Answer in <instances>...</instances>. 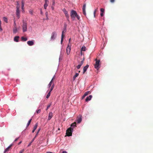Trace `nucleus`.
<instances>
[{"label": "nucleus", "mask_w": 153, "mask_h": 153, "mask_svg": "<svg viewBox=\"0 0 153 153\" xmlns=\"http://www.w3.org/2000/svg\"><path fill=\"white\" fill-rule=\"evenodd\" d=\"M86 96H85L84 94V95L82 97V99H83Z\"/></svg>", "instance_id": "nucleus-47"}, {"label": "nucleus", "mask_w": 153, "mask_h": 153, "mask_svg": "<svg viewBox=\"0 0 153 153\" xmlns=\"http://www.w3.org/2000/svg\"><path fill=\"white\" fill-rule=\"evenodd\" d=\"M96 63L94 65V68L96 69H97L98 70L100 68V67L99 66L100 65L99 62H100V60H97V59H96Z\"/></svg>", "instance_id": "nucleus-4"}, {"label": "nucleus", "mask_w": 153, "mask_h": 153, "mask_svg": "<svg viewBox=\"0 0 153 153\" xmlns=\"http://www.w3.org/2000/svg\"><path fill=\"white\" fill-rule=\"evenodd\" d=\"M71 16L72 20H74L75 19V18L76 17L78 20H79L80 18L79 16L78 15L76 11L74 10H72L71 12Z\"/></svg>", "instance_id": "nucleus-1"}, {"label": "nucleus", "mask_w": 153, "mask_h": 153, "mask_svg": "<svg viewBox=\"0 0 153 153\" xmlns=\"http://www.w3.org/2000/svg\"><path fill=\"white\" fill-rule=\"evenodd\" d=\"M40 129H39L38 131H37V133H36V135L35 137H36L37 135H38V133H39V131H40Z\"/></svg>", "instance_id": "nucleus-41"}, {"label": "nucleus", "mask_w": 153, "mask_h": 153, "mask_svg": "<svg viewBox=\"0 0 153 153\" xmlns=\"http://www.w3.org/2000/svg\"><path fill=\"white\" fill-rule=\"evenodd\" d=\"M58 129V130H60L59 128Z\"/></svg>", "instance_id": "nucleus-52"}, {"label": "nucleus", "mask_w": 153, "mask_h": 153, "mask_svg": "<svg viewBox=\"0 0 153 153\" xmlns=\"http://www.w3.org/2000/svg\"><path fill=\"white\" fill-rule=\"evenodd\" d=\"M73 130V128L71 127L68 128L66 130V134L68 136H72V132Z\"/></svg>", "instance_id": "nucleus-2"}, {"label": "nucleus", "mask_w": 153, "mask_h": 153, "mask_svg": "<svg viewBox=\"0 0 153 153\" xmlns=\"http://www.w3.org/2000/svg\"><path fill=\"white\" fill-rule=\"evenodd\" d=\"M32 143L31 142L28 145V146H30L31 144Z\"/></svg>", "instance_id": "nucleus-48"}, {"label": "nucleus", "mask_w": 153, "mask_h": 153, "mask_svg": "<svg viewBox=\"0 0 153 153\" xmlns=\"http://www.w3.org/2000/svg\"><path fill=\"white\" fill-rule=\"evenodd\" d=\"M29 13H30V14H31V15H33V11L32 10H29Z\"/></svg>", "instance_id": "nucleus-37"}, {"label": "nucleus", "mask_w": 153, "mask_h": 153, "mask_svg": "<svg viewBox=\"0 0 153 153\" xmlns=\"http://www.w3.org/2000/svg\"><path fill=\"white\" fill-rule=\"evenodd\" d=\"M70 40H71V38H70V39H69V42H70Z\"/></svg>", "instance_id": "nucleus-54"}, {"label": "nucleus", "mask_w": 153, "mask_h": 153, "mask_svg": "<svg viewBox=\"0 0 153 153\" xmlns=\"http://www.w3.org/2000/svg\"><path fill=\"white\" fill-rule=\"evenodd\" d=\"M42 11L41 10V14H42Z\"/></svg>", "instance_id": "nucleus-51"}, {"label": "nucleus", "mask_w": 153, "mask_h": 153, "mask_svg": "<svg viewBox=\"0 0 153 153\" xmlns=\"http://www.w3.org/2000/svg\"><path fill=\"white\" fill-rule=\"evenodd\" d=\"M51 92L49 91V92L48 93V94L46 96L47 98H48L49 97H50V94H51Z\"/></svg>", "instance_id": "nucleus-31"}, {"label": "nucleus", "mask_w": 153, "mask_h": 153, "mask_svg": "<svg viewBox=\"0 0 153 153\" xmlns=\"http://www.w3.org/2000/svg\"><path fill=\"white\" fill-rule=\"evenodd\" d=\"M22 28L23 32H26L27 30V23L26 22L24 21H23V24L22 25Z\"/></svg>", "instance_id": "nucleus-3"}, {"label": "nucleus", "mask_w": 153, "mask_h": 153, "mask_svg": "<svg viewBox=\"0 0 153 153\" xmlns=\"http://www.w3.org/2000/svg\"><path fill=\"white\" fill-rule=\"evenodd\" d=\"M110 2L111 3H114L115 0H110Z\"/></svg>", "instance_id": "nucleus-36"}, {"label": "nucleus", "mask_w": 153, "mask_h": 153, "mask_svg": "<svg viewBox=\"0 0 153 153\" xmlns=\"http://www.w3.org/2000/svg\"><path fill=\"white\" fill-rule=\"evenodd\" d=\"M19 6H16V15L18 19L20 18V11L19 10Z\"/></svg>", "instance_id": "nucleus-6"}, {"label": "nucleus", "mask_w": 153, "mask_h": 153, "mask_svg": "<svg viewBox=\"0 0 153 153\" xmlns=\"http://www.w3.org/2000/svg\"><path fill=\"white\" fill-rule=\"evenodd\" d=\"M86 6V4H83V7H82L83 13V14L85 15H86V12H85Z\"/></svg>", "instance_id": "nucleus-10"}, {"label": "nucleus", "mask_w": 153, "mask_h": 153, "mask_svg": "<svg viewBox=\"0 0 153 153\" xmlns=\"http://www.w3.org/2000/svg\"><path fill=\"white\" fill-rule=\"evenodd\" d=\"M86 50V48L85 46H83L81 50V53H82V51H85Z\"/></svg>", "instance_id": "nucleus-24"}, {"label": "nucleus", "mask_w": 153, "mask_h": 153, "mask_svg": "<svg viewBox=\"0 0 153 153\" xmlns=\"http://www.w3.org/2000/svg\"><path fill=\"white\" fill-rule=\"evenodd\" d=\"M40 112H41V110L40 109H39L38 110H37L36 111V112L37 114L39 113Z\"/></svg>", "instance_id": "nucleus-33"}, {"label": "nucleus", "mask_w": 153, "mask_h": 153, "mask_svg": "<svg viewBox=\"0 0 153 153\" xmlns=\"http://www.w3.org/2000/svg\"><path fill=\"white\" fill-rule=\"evenodd\" d=\"M19 36H16L14 37V41L18 42H19Z\"/></svg>", "instance_id": "nucleus-17"}, {"label": "nucleus", "mask_w": 153, "mask_h": 153, "mask_svg": "<svg viewBox=\"0 0 153 153\" xmlns=\"http://www.w3.org/2000/svg\"><path fill=\"white\" fill-rule=\"evenodd\" d=\"M100 11L102 13H103L104 11V9L103 8H101L100 9Z\"/></svg>", "instance_id": "nucleus-35"}, {"label": "nucleus", "mask_w": 153, "mask_h": 153, "mask_svg": "<svg viewBox=\"0 0 153 153\" xmlns=\"http://www.w3.org/2000/svg\"><path fill=\"white\" fill-rule=\"evenodd\" d=\"M100 16H103V13H100Z\"/></svg>", "instance_id": "nucleus-45"}, {"label": "nucleus", "mask_w": 153, "mask_h": 153, "mask_svg": "<svg viewBox=\"0 0 153 153\" xmlns=\"http://www.w3.org/2000/svg\"><path fill=\"white\" fill-rule=\"evenodd\" d=\"M79 73H76L75 75L73 77V80L74 81L75 79L76 78L79 76Z\"/></svg>", "instance_id": "nucleus-23"}, {"label": "nucleus", "mask_w": 153, "mask_h": 153, "mask_svg": "<svg viewBox=\"0 0 153 153\" xmlns=\"http://www.w3.org/2000/svg\"><path fill=\"white\" fill-rule=\"evenodd\" d=\"M56 36V33L55 32H53L51 37V40H54L55 39Z\"/></svg>", "instance_id": "nucleus-8"}, {"label": "nucleus", "mask_w": 153, "mask_h": 153, "mask_svg": "<svg viewBox=\"0 0 153 153\" xmlns=\"http://www.w3.org/2000/svg\"><path fill=\"white\" fill-rule=\"evenodd\" d=\"M63 12H64L65 14V15L67 18V20L68 21H69V15L68 13V12L66 11V10H65V9H63Z\"/></svg>", "instance_id": "nucleus-7"}, {"label": "nucleus", "mask_w": 153, "mask_h": 153, "mask_svg": "<svg viewBox=\"0 0 153 153\" xmlns=\"http://www.w3.org/2000/svg\"><path fill=\"white\" fill-rule=\"evenodd\" d=\"M24 1H22V9L23 11H24Z\"/></svg>", "instance_id": "nucleus-22"}, {"label": "nucleus", "mask_w": 153, "mask_h": 153, "mask_svg": "<svg viewBox=\"0 0 153 153\" xmlns=\"http://www.w3.org/2000/svg\"><path fill=\"white\" fill-rule=\"evenodd\" d=\"M48 3H45L44 5V8L45 9H46L47 7L48 6Z\"/></svg>", "instance_id": "nucleus-27"}, {"label": "nucleus", "mask_w": 153, "mask_h": 153, "mask_svg": "<svg viewBox=\"0 0 153 153\" xmlns=\"http://www.w3.org/2000/svg\"><path fill=\"white\" fill-rule=\"evenodd\" d=\"M82 120V116L81 115H79L78 116L76 121L78 123H80Z\"/></svg>", "instance_id": "nucleus-5"}, {"label": "nucleus", "mask_w": 153, "mask_h": 153, "mask_svg": "<svg viewBox=\"0 0 153 153\" xmlns=\"http://www.w3.org/2000/svg\"><path fill=\"white\" fill-rule=\"evenodd\" d=\"M36 137L35 136V137L31 141V142L32 143L34 141Z\"/></svg>", "instance_id": "nucleus-43"}, {"label": "nucleus", "mask_w": 153, "mask_h": 153, "mask_svg": "<svg viewBox=\"0 0 153 153\" xmlns=\"http://www.w3.org/2000/svg\"><path fill=\"white\" fill-rule=\"evenodd\" d=\"M80 72V71H79V72Z\"/></svg>", "instance_id": "nucleus-55"}, {"label": "nucleus", "mask_w": 153, "mask_h": 153, "mask_svg": "<svg viewBox=\"0 0 153 153\" xmlns=\"http://www.w3.org/2000/svg\"><path fill=\"white\" fill-rule=\"evenodd\" d=\"M12 146V144L10 145L7 148L4 150V153H5L9 151L11 147Z\"/></svg>", "instance_id": "nucleus-16"}, {"label": "nucleus", "mask_w": 153, "mask_h": 153, "mask_svg": "<svg viewBox=\"0 0 153 153\" xmlns=\"http://www.w3.org/2000/svg\"><path fill=\"white\" fill-rule=\"evenodd\" d=\"M54 79V76L53 78L51 80L49 83V84L48 85V86H49V87L50 88L51 85L52 84L53 82V80Z\"/></svg>", "instance_id": "nucleus-20"}, {"label": "nucleus", "mask_w": 153, "mask_h": 153, "mask_svg": "<svg viewBox=\"0 0 153 153\" xmlns=\"http://www.w3.org/2000/svg\"><path fill=\"white\" fill-rule=\"evenodd\" d=\"M92 97V96L91 95H89V96L87 97L85 99V101L88 102L90 100Z\"/></svg>", "instance_id": "nucleus-13"}, {"label": "nucleus", "mask_w": 153, "mask_h": 153, "mask_svg": "<svg viewBox=\"0 0 153 153\" xmlns=\"http://www.w3.org/2000/svg\"><path fill=\"white\" fill-rule=\"evenodd\" d=\"M21 143H22V141H20V142L19 143H18V144H19H19H21Z\"/></svg>", "instance_id": "nucleus-50"}, {"label": "nucleus", "mask_w": 153, "mask_h": 153, "mask_svg": "<svg viewBox=\"0 0 153 153\" xmlns=\"http://www.w3.org/2000/svg\"><path fill=\"white\" fill-rule=\"evenodd\" d=\"M96 11H97V10L96 9L95 10V11H94V17H95V14L96 13Z\"/></svg>", "instance_id": "nucleus-39"}, {"label": "nucleus", "mask_w": 153, "mask_h": 153, "mask_svg": "<svg viewBox=\"0 0 153 153\" xmlns=\"http://www.w3.org/2000/svg\"><path fill=\"white\" fill-rule=\"evenodd\" d=\"M14 27L15 26H16V22L15 21L14 22Z\"/></svg>", "instance_id": "nucleus-42"}, {"label": "nucleus", "mask_w": 153, "mask_h": 153, "mask_svg": "<svg viewBox=\"0 0 153 153\" xmlns=\"http://www.w3.org/2000/svg\"><path fill=\"white\" fill-rule=\"evenodd\" d=\"M24 151V149H23L21 150L19 152V153H22Z\"/></svg>", "instance_id": "nucleus-38"}, {"label": "nucleus", "mask_w": 153, "mask_h": 153, "mask_svg": "<svg viewBox=\"0 0 153 153\" xmlns=\"http://www.w3.org/2000/svg\"><path fill=\"white\" fill-rule=\"evenodd\" d=\"M76 122H74V123H72L71 124V127H73V126L76 127Z\"/></svg>", "instance_id": "nucleus-26"}, {"label": "nucleus", "mask_w": 153, "mask_h": 153, "mask_svg": "<svg viewBox=\"0 0 153 153\" xmlns=\"http://www.w3.org/2000/svg\"><path fill=\"white\" fill-rule=\"evenodd\" d=\"M13 33H17V29L16 27V26H15L13 29Z\"/></svg>", "instance_id": "nucleus-19"}, {"label": "nucleus", "mask_w": 153, "mask_h": 153, "mask_svg": "<svg viewBox=\"0 0 153 153\" xmlns=\"http://www.w3.org/2000/svg\"><path fill=\"white\" fill-rule=\"evenodd\" d=\"M19 139V137H18L17 138H16L14 140L15 142L16 141Z\"/></svg>", "instance_id": "nucleus-44"}, {"label": "nucleus", "mask_w": 153, "mask_h": 153, "mask_svg": "<svg viewBox=\"0 0 153 153\" xmlns=\"http://www.w3.org/2000/svg\"><path fill=\"white\" fill-rule=\"evenodd\" d=\"M71 46H70L69 45L66 48V53L68 55L69 54L71 51Z\"/></svg>", "instance_id": "nucleus-11"}, {"label": "nucleus", "mask_w": 153, "mask_h": 153, "mask_svg": "<svg viewBox=\"0 0 153 153\" xmlns=\"http://www.w3.org/2000/svg\"><path fill=\"white\" fill-rule=\"evenodd\" d=\"M31 120H32V119H31L30 120H29V121H28V123H27V126H29V125H30V123H31Z\"/></svg>", "instance_id": "nucleus-29"}, {"label": "nucleus", "mask_w": 153, "mask_h": 153, "mask_svg": "<svg viewBox=\"0 0 153 153\" xmlns=\"http://www.w3.org/2000/svg\"><path fill=\"white\" fill-rule=\"evenodd\" d=\"M89 93H90L89 91H87L86 92H85L84 94L85 95V96H86Z\"/></svg>", "instance_id": "nucleus-32"}, {"label": "nucleus", "mask_w": 153, "mask_h": 153, "mask_svg": "<svg viewBox=\"0 0 153 153\" xmlns=\"http://www.w3.org/2000/svg\"><path fill=\"white\" fill-rule=\"evenodd\" d=\"M62 153H67V152H66V151H63V152H62Z\"/></svg>", "instance_id": "nucleus-46"}, {"label": "nucleus", "mask_w": 153, "mask_h": 153, "mask_svg": "<svg viewBox=\"0 0 153 153\" xmlns=\"http://www.w3.org/2000/svg\"><path fill=\"white\" fill-rule=\"evenodd\" d=\"M84 61V58H83V59L81 61V62H80L79 64L76 67H77V69H79L80 68L81 66L83 64Z\"/></svg>", "instance_id": "nucleus-9"}, {"label": "nucleus", "mask_w": 153, "mask_h": 153, "mask_svg": "<svg viewBox=\"0 0 153 153\" xmlns=\"http://www.w3.org/2000/svg\"><path fill=\"white\" fill-rule=\"evenodd\" d=\"M64 31L63 30L62 31V36H61V43H62V42L63 41V37L65 36L64 35Z\"/></svg>", "instance_id": "nucleus-18"}, {"label": "nucleus", "mask_w": 153, "mask_h": 153, "mask_svg": "<svg viewBox=\"0 0 153 153\" xmlns=\"http://www.w3.org/2000/svg\"><path fill=\"white\" fill-rule=\"evenodd\" d=\"M16 2L17 3V6H19V4L18 2L17 1V2Z\"/></svg>", "instance_id": "nucleus-49"}, {"label": "nucleus", "mask_w": 153, "mask_h": 153, "mask_svg": "<svg viewBox=\"0 0 153 153\" xmlns=\"http://www.w3.org/2000/svg\"><path fill=\"white\" fill-rule=\"evenodd\" d=\"M54 87V85L53 84L52 85V86H51V88L50 89V92H51L53 90V88Z\"/></svg>", "instance_id": "nucleus-30"}, {"label": "nucleus", "mask_w": 153, "mask_h": 153, "mask_svg": "<svg viewBox=\"0 0 153 153\" xmlns=\"http://www.w3.org/2000/svg\"><path fill=\"white\" fill-rule=\"evenodd\" d=\"M66 29V26H65V30Z\"/></svg>", "instance_id": "nucleus-53"}, {"label": "nucleus", "mask_w": 153, "mask_h": 153, "mask_svg": "<svg viewBox=\"0 0 153 153\" xmlns=\"http://www.w3.org/2000/svg\"><path fill=\"white\" fill-rule=\"evenodd\" d=\"M27 44L29 46H32L34 45V41L33 40L29 41L27 42Z\"/></svg>", "instance_id": "nucleus-12"}, {"label": "nucleus", "mask_w": 153, "mask_h": 153, "mask_svg": "<svg viewBox=\"0 0 153 153\" xmlns=\"http://www.w3.org/2000/svg\"><path fill=\"white\" fill-rule=\"evenodd\" d=\"M89 67V65H87L85 66L83 68V74H84L85 72L86 71L87 69Z\"/></svg>", "instance_id": "nucleus-14"}, {"label": "nucleus", "mask_w": 153, "mask_h": 153, "mask_svg": "<svg viewBox=\"0 0 153 153\" xmlns=\"http://www.w3.org/2000/svg\"><path fill=\"white\" fill-rule=\"evenodd\" d=\"M27 39V38L24 37L23 36L21 37V40L22 41H26Z\"/></svg>", "instance_id": "nucleus-25"}, {"label": "nucleus", "mask_w": 153, "mask_h": 153, "mask_svg": "<svg viewBox=\"0 0 153 153\" xmlns=\"http://www.w3.org/2000/svg\"><path fill=\"white\" fill-rule=\"evenodd\" d=\"M3 20L4 22H5L6 23H7V19L6 17H4L3 18Z\"/></svg>", "instance_id": "nucleus-28"}, {"label": "nucleus", "mask_w": 153, "mask_h": 153, "mask_svg": "<svg viewBox=\"0 0 153 153\" xmlns=\"http://www.w3.org/2000/svg\"><path fill=\"white\" fill-rule=\"evenodd\" d=\"M37 126H38V124H37V123H36L35 124L34 126V127L32 131V132L33 133L34 132V131H35V130L36 129Z\"/></svg>", "instance_id": "nucleus-21"}, {"label": "nucleus", "mask_w": 153, "mask_h": 153, "mask_svg": "<svg viewBox=\"0 0 153 153\" xmlns=\"http://www.w3.org/2000/svg\"><path fill=\"white\" fill-rule=\"evenodd\" d=\"M45 3H48L49 1H48V0H45Z\"/></svg>", "instance_id": "nucleus-40"}, {"label": "nucleus", "mask_w": 153, "mask_h": 153, "mask_svg": "<svg viewBox=\"0 0 153 153\" xmlns=\"http://www.w3.org/2000/svg\"><path fill=\"white\" fill-rule=\"evenodd\" d=\"M51 105V104H50V105H48L47 106V108L46 109V110H47L49 108V107H50Z\"/></svg>", "instance_id": "nucleus-34"}, {"label": "nucleus", "mask_w": 153, "mask_h": 153, "mask_svg": "<svg viewBox=\"0 0 153 153\" xmlns=\"http://www.w3.org/2000/svg\"><path fill=\"white\" fill-rule=\"evenodd\" d=\"M53 117V113L51 112H50L49 113L48 117V120H50Z\"/></svg>", "instance_id": "nucleus-15"}]
</instances>
